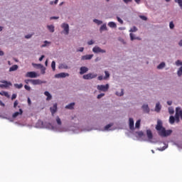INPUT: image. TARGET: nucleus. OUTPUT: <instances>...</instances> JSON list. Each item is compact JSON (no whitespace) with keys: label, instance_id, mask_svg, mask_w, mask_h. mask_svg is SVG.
I'll use <instances>...</instances> for the list:
<instances>
[{"label":"nucleus","instance_id":"obj_1","mask_svg":"<svg viewBox=\"0 0 182 182\" xmlns=\"http://www.w3.org/2000/svg\"><path fill=\"white\" fill-rule=\"evenodd\" d=\"M173 133L171 130H166V129H163L161 132H159V136L161 137H168Z\"/></svg>","mask_w":182,"mask_h":182},{"label":"nucleus","instance_id":"obj_2","mask_svg":"<svg viewBox=\"0 0 182 182\" xmlns=\"http://www.w3.org/2000/svg\"><path fill=\"white\" fill-rule=\"evenodd\" d=\"M97 88L100 91L107 92L109 89V84H106L105 85H98L97 86Z\"/></svg>","mask_w":182,"mask_h":182},{"label":"nucleus","instance_id":"obj_3","mask_svg":"<svg viewBox=\"0 0 182 182\" xmlns=\"http://www.w3.org/2000/svg\"><path fill=\"white\" fill-rule=\"evenodd\" d=\"M97 74L89 73V74L82 75V79H85V80L95 79L97 77Z\"/></svg>","mask_w":182,"mask_h":182},{"label":"nucleus","instance_id":"obj_4","mask_svg":"<svg viewBox=\"0 0 182 182\" xmlns=\"http://www.w3.org/2000/svg\"><path fill=\"white\" fill-rule=\"evenodd\" d=\"M61 28H63V29L64 30V33L65 35H68L70 33V26L69 24L67 23H63L61 25Z\"/></svg>","mask_w":182,"mask_h":182},{"label":"nucleus","instance_id":"obj_5","mask_svg":"<svg viewBox=\"0 0 182 182\" xmlns=\"http://www.w3.org/2000/svg\"><path fill=\"white\" fill-rule=\"evenodd\" d=\"M92 52H94L95 53H106V50L102 49L100 47L97 46H95L94 48H92Z\"/></svg>","mask_w":182,"mask_h":182},{"label":"nucleus","instance_id":"obj_6","mask_svg":"<svg viewBox=\"0 0 182 182\" xmlns=\"http://www.w3.org/2000/svg\"><path fill=\"white\" fill-rule=\"evenodd\" d=\"M155 129H156V130L159 131V132H162L163 129H165L163 127V122L159 120L158 122H157V125L155 127Z\"/></svg>","mask_w":182,"mask_h":182},{"label":"nucleus","instance_id":"obj_7","mask_svg":"<svg viewBox=\"0 0 182 182\" xmlns=\"http://www.w3.org/2000/svg\"><path fill=\"white\" fill-rule=\"evenodd\" d=\"M1 82L3 83V84L0 85L1 88H7L9 86L12 85V84L10 82H7V81H5V80H2V81H1Z\"/></svg>","mask_w":182,"mask_h":182},{"label":"nucleus","instance_id":"obj_8","mask_svg":"<svg viewBox=\"0 0 182 182\" xmlns=\"http://www.w3.org/2000/svg\"><path fill=\"white\" fill-rule=\"evenodd\" d=\"M70 74L68 73H61L60 74H55V78H65L66 77H69Z\"/></svg>","mask_w":182,"mask_h":182},{"label":"nucleus","instance_id":"obj_9","mask_svg":"<svg viewBox=\"0 0 182 182\" xmlns=\"http://www.w3.org/2000/svg\"><path fill=\"white\" fill-rule=\"evenodd\" d=\"M37 77L38 74H36L35 72H28L26 74V77L36 78Z\"/></svg>","mask_w":182,"mask_h":182},{"label":"nucleus","instance_id":"obj_10","mask_svg":"<svg viewBox=\"0 0 182 182\" xmlns=\"http://www.w3.org/2000/svg\"><path fill=\"white\" fill-rule=\"evenodd\" d=\"M93 58V54H87L81 57L82 60H90Z\"/></svg>","mask_w":182,"mask_h":182},{"label":"nucleus","instance_id":"obj_11","mask_svg":"<svg viewBox=\"0 0 182 182\" xmlns=\"http://www.w3.org/2000/svg\"><path fill=\"white\" fill-rule=\"evenodd\" d=\"M50 111L51 114L53 116V114L58 111V104L55 103L53 107H50Z\"/></svg>","mask_w":182,"mask_h":182},{"label":"nucleus","instance_id":"obj_12","mask_svg":"<svg viewBox=\"0 0 182 182\" xmlns=\"http://www.w3.org/2000/svg\"><path fill=\"white\" fill-rule=\"evenodd\" d=\"M87 71H89V68H87L85 66H82L80 68V75H84L86 73Z\"/></svg>","mask_w":182,"mask_h":182},{"label":"nucleus","instance_id":"obj_13","mask_svg":"<svg viewBox=\"0 0 182 182\" xmlns=\"http://www.w3.org/2000/svg\"><path fill=\"white\" fill-rule=\"evenodd\" d=\"M31 81L33 85H38L43 83V82L41 81V80H31Z\"/></svg>","mask_w":182,"mask_h":182},{"label":"nucleus","instance_id":"obj_14","mask_svg":"<svg viewBox=\"0 0 182 182\" xmlns=\"http://www.w3.org/2000/svg\"><path fill=\"white\" fill-rule=\"evenodd\" d=\"M180 109L179 107H177L176 108V113L175 114V121H176L177 123H178L180 122V119H179V116H178V110Z\"/></svg>","mask_w":182,"mask_h":182},{"label":"nucleus","instance_id":"obj_15","mask_svg":"<svg viewBox=\"0 0 182 182\" xmlns=\"http://www.w3.org/2000/svg\"><path fill=\"white\" fill-rule=\"evenodd\" d=\"M142 109L144 111V112L145 113H149V108L147 104H144L142 105Z\"/></svg>","mask_w":182,"mask_h":182},{"label":"nucleus","instance_id":"obj_16","mask_svg":"<svg viewBox=\"0 0 182 182\" xmlns=\"http://www.w3.org/2000/svg\"><path fill=\"white\" fill-rule=\"evenodd\" d=\"M22 114L23 110L21 109H19V112H16L13 114V118L15 119V117H18L19 115H21Z\"/></svg>","mask_w":182,"mask_h":182},{"label":"nucleus","instance_id":"obj_17","mask_svg":"<svg viewBox=\"0 0 182 182\" xmlns=\"http://www.w3.org/2000/svg\"><path fill=\"white\" fill-rule=\"evenodd\" d=\"M134 127V122L132 118H129V129H133Z\"/></svg>","mask_w":182,"mask_h":182},{"label":"nucleus","instance_id":"obj_18","mask_svg":"<svg viewBox=\"0 0 182 182\" xmlns=\"http://www.w3.org/2000/svg\"><path fill=\"white\" fill-rule=\"evenodd\" d=\"M146 134H147V137L149 139H153V133H152L151 130H149V129L147 130Z\"/></svg>","mask_w":182,"mask_h":182},{"label":"nucleus","instance_id":"obj_19","mask_svg":"<svg viewBox=\"0 0 182 182\" xmlns=\"http://www.w3.org/2000/svg\"><path fill=\"white\" fill-rule=\"evenodd\" d=\"M18 69V65H14L11 67H10V70L9 71L12 72V71L17 70Z\"/></svg>","mask_w":182,"mask_h":182},{"label":"nucleus","instance_id":"obj_20","mask_svg":"<svg viewBox=\"0 0 182 182\" xmlns=\"http://www.w3.org/2000/svg\"><path fill=\"white\" fill-rule=\"evenodd\" d=\"M44 95L47 97L46 100H50L52 99V95L50 94L49 92H45Z\"/></svg>","mask_w":182,"mask_h":182},{"label":"nucleus","instance_id":"obj_21","mask_svg":"<svg viewBox=\"0 0 182 182\" xmlns=\"http://www.w3.org/2000/svg\"><path fill=\"white\" fill-rule=\"evenodd\" d=\"M0 95L4 96L6 98H9L10 97V95H9V92H4V91L0 92Z\"/></svg>","mask_w":182,"mask_h":182},{"label":"nucleus","instance_id":"obj_22","mask_svg":"<svg viewBox=\"0 0 182 182\" xmlns=\"http://www.w3.org/2000/svg\"><path fill=\"white\" fill-rule=\"evenodd\" d=\"M74 106H75V102H71L69 105H66L65 109H74Z\"/></svg>","mask_w":182,"mask_h":182},{"label":"nucleus","instance_id":"obj_23","mask_svg":"<svg viewBox=\"0 0 182 182\" xmlns=\"http://www.w3.org/2000/svg\"><path fill=\"white\" fill-rule=\"evenodd\" d=\"M161 109V105H160L159 102L156 103V105L155 106V111L159 112Z\"/></svg>","mask_w":182,"mask_h":182},{"label":"nucleus","instance_id":"obj_24","mask_svg":"<svg viewBox=\"0 0 182 182\" xmlns=\"http://www.w3.org/2000/svg\"><path fill=\"white\" fill-rule=\"evenodd\" d=\"M129 36H130V39L131 41H134V40H139L140 41V38L139 37H134V35L133 33H130L129 34Z\"/></svg>","mask_w":182,"mask_h":182},{"label":"nucleus","instance_id":"obj_25","mask_svg":"<svg viewBox=\"0 0 182 182\" xmlns=\"http://www.w3.org/2000/svg\"><path fill=\"white\" fill-rule=\"evenodd\" d=\"M108 26L110 27V28H117V25H116V23H115L114 22H109V23H108Z\"/></svg>","mask_w":182,"mask_h":182},{"label":"nucleus","instance_id":"obj_26","mask_svg":"<svg viewBox=\"0 0 182 182\" xmlns=\"http://www.w3.org/2000/svg\"><path fill=\"white\" fill-rule=\"evenodd\" d=\"M169 123L171 124H173L175 123V117L173 116H170V117H169Z\"/></svg>","mask_w":182,"mask_h":182},{"label":"nucleus","instance_id":"obj_27","mask_svg":"<svg viewBox=\"0 0 182 182\" xmlns=\"http://www.w3.org/2000/svg\"><path fill=\"white\" fill-rule=\"evenodd\" d=\"M47 28L50 33L54 32V29H55L54 26H47Z\"/></svg>","mask_w":182,"mask_h":182},{"label":"nucleus","instance_id":"obj_28","mask_svg":"<svg viewBox=\"0 0 182 182\" xmlns=\"http://www.w3.org/2000/svg\"><path fill=\"white\" fill-rule=\"evenodd\" d=\"M166 66V64L165 63H161V64H159L158 66H157V68L158 69H164Z\"/></svg>","mask_w":182,"mask_h":182},{"label":"nucleus","instance_id":"obj_29","mask_svg":"<svg viewBox=\"0 0 182 182\" xmlns=\"http://www.w3.org/2000/svg\"><path fill=\"white\" fill-rule=\"evenodd\" d=\"M23 84H14V87L16 89H21L23 88Z\"/></svg>","mask_w":182,"mask_h":182},{"label":"nucleus","instance_id":"obj_30","mask_svg":"<svg viewBox=\"0 0 182 182\" xmlns=\"http://www.w3.org/2000/svg\"><path fill=\"white\" fill-rule=\"evenodd\" d=\"M107 28L106 24H104V25L101 26V27H100V31H107Z\"/></svg>","mask_w":182,"mask_h":182},{"label":"nucleus","instance_id":"obj_31","mask_svg":"<svg viewBox=\"0 0 182 182\" xmlns=\"http://www.w3.org/2000/svg\"><path fill=\"white\" fill-rule=\"evenodd\" d=\"M56 122H57L58 125L61 126L62 122H61V119L59 117H56Z\"/></svg>","mask_w":182,"mask_h":182},{"label":"nucleus","instance_id":"obj_32","mask_svg":"<svg viewBox=\"0 0 182 182\" xmlns=\"http://www.w3.org/2000/svg\"><path fill=\"white\" fill-rule=\"evenodd\" d=\"M116 95H117V96H119V97L123 96V95H124V90H123V89L121 90V92H116Z\"/></svg>","mask_w":182,"mask_h":182},{"label":"nucleus","instance_id":"obj_33","mask_svg":"<svg viewBox=\"0 0 182 182\" xmlns=\"http://www.w3.org/2000/svg\"><path fill=\"white\" fill-rule=\"evenodd\" d=\"M177 74L178 77H181L182 75V66H181L180 68L178 69Z\"/></svg>","mask_w":182,"mask_h":182},{"label":"nucleus","instance_id":"obj_34","mask_svg":"<svg viewBox=\"0 0 182 182\" xmlns=\"http://www.w3.org/2000/svg\"><path fill=\"white\" fill-rule=\"evenodd\" d=\"M51 69H53V71L55 70V61L51 62Z\"/></svg>","mask_w":182,"mask_h":182},{"label":"nucleus","instance_id":"obj_35","mask_svg":"<svg viewBox=\"0 0 182 182\" xmlns=\"http://www.w3.org/2000/svg\"><path fill=\"white\" fill-rule=\"evenodd\" d=\"M168 112H169L170 114H174V109H173V107H169V108H168Z\"/></svg>","mask_w":182,"mask_h":182},{"label":"nucleus","instance_id":"obj_36","mask_svg":"<svg viewBox=\"0 0 182 182\" xmlns=\"http://www.w3.org/2000/svg\"><path fill=\"white\" fill-rule=\"evenodd\" d=\"M137 31V28L136 26H133L132 28H131V29L129 30L130 32H136Z\"/></svg>","mask_w":182,"mask_h":182},{"label":"nucleus","instance_id":"obj_37","mask_svg":"<svg viewBox=\"0 0 182 182\" xmlns=\"http://www.w3.org/2000/svg\"><path fill=\"white\" fill-rule=\"evenodd\" d=\"M169 27H170V29H173L175 26H174V23L173 21H171L170 23H169Z\"/></svg>","mask_w":182,"mask_h":182},{"label":"nucleus","instance_id":"obj_38","mask_svg":"<svg viewBox=\"0 0 182 182\" xmlns=\"http://www.w3.org/2000/svg\"><path fill=\"white\" fill-rule=\"evenodd\" d=\"M94 22L96 23L97 25H100L102 23V21L97 19H94Z\"/></svg>","mask_w":182,"mask_h":182},{"label":"nucleus","instance_id":"obj_39","mask_svg":"<svg viewBox=\"0 0 182 182\" xmlns=\"http://www.w3.org/2000/svg\"><path fill=\"white\" fill-rule=\"evenodd\" d=\"M110 77V74L107 71H105V77H104L105 80L109 78Z\"/></svg>","mask_w":182,"mask_h":182},{"label":"nucleus","instance_id":"obj_40","mask_svg":"<svg viewBox=\"0 0 182 182\" xmlns=\"http://www.w3.org/2000/svg\"><path fill=\"white\" fill-rule=\"evenodd\" d=\"M113 126V124H107L105 127V130H108L110 127H112Z\"/></svg>","mask_w":182,"mask_h":182},{"label":"nucleus","instance_id":"obj_41","mask_svg":"<svg viewBox=\"0 0 182 182\" xmlns=\"http://www.w3.org/2000/svg\"><path fill=\"white\" fill-rule=\"evenodd\" d=\"M139 18L142 20V21H147V17L146 16H139Z\"/></svg>","mask_w":182,"mask_h":182},{"label":"nucleus","instance_id":"obj_42","mask_svg":"<svg viewBox=\"0 0 182 182\" xmlns=\"http://www.w3.org/2000/svg\"><path fill=\"white\" fill-rule=\"evenodd\" d=\"M117 18L118 22H119L121 24L124 23L123 20L120 17L117 16Z\"/></svg>","mask_w":182,"mask_h":182},{"label":"nucleus","instance_id":"obj_43","mask_svg":"<svg viewBox=\"0 0 182 182\" xmlns=\"http://www.w3.org/2000/svg\"><path fill=\"white\" fill-rule=\"evenodd\" d=\"M50 43H49L48 41H44V44H43V46H41V48H45L48 44H50Z\"/></svg>","mask_w":182,"mask_h":182},{"label":"nucleus","instance_id":"obj_44","mask_svg":"<svg viewBox=\"0 0 182 182\" xmlns=\"http://www.w3.org/2000/svg\"><path fill=\"white\" fill-rule=\"evenodd\" d=\"M175 64L177 66L182 65V62H181L179 60H178L176 62H175Z\"/></svg>","mask_w":182,"mask_h":182},{"label":"nucleus","instance_id":"obj_45","mask_svg":"<svg viewBox=\"0 0 182 182\" xmlns=\"http://www.w3.org/2000/svg\"><path fill=\"white\" fill-rule=\"evenodd\" d=\"M24 88L26 90H28V91H31V87L30 86H28V85H24Z\"/></svg>","mask_w":182,"mask_h":182},{"label":"nucleus","instance_id":"obj_46","mask_svg":"<svg viewBox=\"0 0 182 182\" xmlns=\"http://www.w3.org/2000/svg\"><path fill=\"white\" fill-rule=\"evenodd\" d=\"M105 95V94H104V93L99 94L97 95V99H102Z\"/></svg>","mask_w":182,"mask_h":182},{"label":"nucleus","instance_id":"obj_47","mask_svg":"<svg viewBox=\"0 0 182 182\" xmlns=\"http://www.w3.org/2000/svg\"><path fill=\"white\" fill-rule=\"evenodd\" d=\"M33 34H28L27 36H25V38L26 39H30L32 36H33Z\"/></svg>","mask_w":182,"mask_h":182},{"label":"nucleus","instance_id":"obj_48","mask_svg":"<svg viewBox=\"0 0 182 182\" xmlns=\"http://www.w3.org/2000/svg\"><path fill=\"white\" fill-rule=\"evenodd\" d=\"M140 126V120H138L136 122V128H139Z\"/></svg>","mask_w":182,"mask_h":182},{"label":"nucleus","instance_id":"obj_49","mask_svg":"<svg viewBox=\"0 0 182 182\" xmlns=\"http://www.w3.org/2000/svg\"><path fill=\"white\" fill-rule=\"evenodd\" d=\"M53 19H55V20L59 19V17H58V16H51V17L50 18V20H53Z\"/></svg>","mask_w":182,"mask_h":182},{"label":"nucleus","instance_id":"obj_50","mask_svg":"<svg viewBox=\"0 0 182 182\" xmlns=\"http://www.w3.org/2000/svg\"><path fill=\"white\" fill-rule=\"evenodd\" d=\"M18 101H15L14 103V108H16L17 106H18Z\"/></svg>","mask_w":182,"mask_h":182},{"label":"nucleus","instance_id":"obj_51","mask_svg":"<svg viewBox=\"0 0 182 182\" xmlns=\"http://www.w3.org/2000/svg\"><path fill=\"white\" fill-rule=\"evenodd\" d=\"M178 116L181 117V119H182V110H178Z\"/></svg>","mask_w":182,"mask_h":182},{"label":"nucleus","instance_id":"obj_52","mask_svg":"<svg viewBox=\"0 0 182 182\" xmlns=\"http://www.w3.org/2000/svg\"><path fill=\"white\" fill-rule=\"evenodd\" d=\"M178 3L179 6H181V9H182V0H178Z\"/></svg>","mask_w":182,"mask_h":182},{"label":"nucleus","instance_id":"obj_53","mask_svg":"<svg viewBox=\"0 0 182 182\" xmlns=\"http://www.w3.org/2000/svg\"><path fill=\"white\" fill-rule=\"evenodd\" d=\"M16 98H17V95L16 94H13L11 99L14 100V99H16Z\"/></svg>","mask_w":182,"mask_h":182},{"label":"nucleus","instance_id":"obj_54","mask_svg":"<svg viewBox=\"0 0 182 182\" xmlns=\"http://www.w3.org/2000/svg\"><path fill=\"white\" fill-rule=\"evenodd\" d=\"M87 44L89 46H91V45L94 44V41L92 40H91V41H88Z\"/></svg>","mask_w":182,"mask_h":182},{"label":"nucleus","instance_id":"obj_55","mask_svg":"<svg viewBox=\"0 0 182 182\" xmlns=\"http://www.w3.org/2000/svg\"><path fill=\"white\" fill-rule=\"evenodd\" d=\"M97 79H98L99 80H102L104 79V77H103L102 75H100V76H98Z\"/></svg>","mask_w":182,"mask_h":182},{"label":"nucleus","instance_id":"obj_56","mask_svg":"<svg viewBox=\"0 0 182 182\" xmlns=\"http://www.w3.org/2000/svg\"><path fill=\"white\" fill-rule=\"evenodd\" d=\"M44 58H45V55H42L41 57L39 58V61H42Z\"/></svg>","mask_w":182,"mask_h":182},{"label":"nucleus","instance_id":"obj_57","mask_svg":"<svg viewBox=\"0 0 182 182\" xmlns=\"http://www.w3.org/2000/svg\"><path fill=\"white\" fill-rule=\"evenodd\" d=\"M24 82H25L26 84H28L29 82H31V80H25Z\"/></svg>","mask_w":182,"mask_h":182},{"label":"nucleus","instance_id":"obj_58","mask_svg":"<svg viewBox=\"0 0 182 182\" xmlns=\"http://www.w3.org/2000/svg\"><path fill=\"white\" fill-rule=\"evenodd\" d=\"M123 1L127 4L128 2H132V0H123Z\"/></svg>","mask_w":182,"mask_h":182},{"label":"nucleus","instance_id":"obj_59","mask_svg":"<svg viewBox=\"0 0 182 182\" xmlns=\"http://www.w3.org/2000/svg\"><path fill=\"white\" fill-rule=\"evenodd\" d=\"M167 146H163L161 149H159V151H164Z\"/></svg>","mask_w":182,"mask_h":182},{"label":"nucleus","instance_id":"obj_60","mask_svg":"<svg viewBox=\"0 0 182 182\" xmlns=\"http://www.w3.org/2000/svg\"><path fill=\"white\" fill-rule=\"evenodd\" d=\"M28 105H31V101L30 98H28Z\"/></svg>","mask_w":182,"mask_h":182},{"label":"nucleus","instance_id":"obj_61","mask_svg":"<svg viewBox=\"0 0 182 182\" xmlns=\"http://www.w3.org/2000/svg\"><path fill=\"white\" fill-rule=\"evenodd\" d=\"M167 104L170 106V105H171L173 104V102L168 101V102H167Z\"/></svg>","mask_w":182,"mask_h":182},{"label":"nucleus","instance_id":"obj_62","mask_svg":"<svg viewBox=\"0 0 182 182\" xmlns=\"http://www.w3.org/2000/svg\"><path fill=\"white\" fill-rule=\"evenodd\" d=\"M84 50V48H80V50L78 51L80 52H82Z\"/></svg>","mask_w":182,"mask_h":182},{"label":"nucleus","instance_id":"obj_63","mask_svg":"<svg viewBox=\"0 0 182 182\" xmlns=\"http://www.w3.org/2000/svg\"><path fill=\"white\" fill-rule=\"evenodd\" d=\"M178 45L182 47V40L179 42Z\"/></svg>","mask_w":182,"mask_h":182},{"label":"nucleus","instance_id":"obj_64","mask_svg":"<svg viewBox=\"0 0 182 182\" xmlns=\"http://www.w3.org/2000/svg\"><path fill=\"white\" fill-rule=\"evenodd\" d=\"M134 1H135V2H136V4H139L140 3V1H141V0H134Z\"/></svg>","mask_w":182,"mask_h":182}]
</instances>
